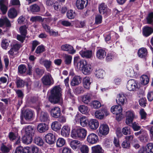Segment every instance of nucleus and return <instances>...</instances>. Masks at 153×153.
Wrapping results in <instances>:
<instances>
[{"label":"nucleus","instance_id":"f257e3e1","mask_svg":"<svg viewBox=\"0 0 153 153\" xmlns=\"http://www.w3.org/2000/svg\"><path fill=\"white\" fill-rule=\"evenodd\" d=\"M51 94L48 97L49 101L54 104L62 105L63 103L62 89L59 86L53 87L51 90Z\"/></svg>","mask_w":153,"mask_h":153},{"label":"nucleus","instance_id":"f03ea898","mask_svg":"<svg viewBox=\"0 0 153 153\" xmlns=\"http://www.w3.org/2000/svg\"><path fill=\"white\" fill-rule=\"evenodd\" d=\"M87 130L81 127H75L73 128L71 133V137L74 139L83 140L85 138L87 135Z\"/></svg>","mask_w":153,"mask_h":153},{"label":"nucleus","instance_id":"7ed1b4c3","mask_svg":"<svg viewBox=\"0 0 153 153\" xmlns=\"http://www.w3.org/2000/svg\"><path fill=\"white\" fill-rule=\"evenodd\" d=\"M78 69L81 70L82 73L85 75L90 74L92 71V66L87 64L85 60H81L78 65Z\"/></svg>","mask_w":153,"mask_h":153},{"label":"nucleus","instance_id":"20e7f679","mask_svg":"<svg viewBox=\"0 0 153 153\" xmlns=\"http://www.w3.org/2000/svg\"><path fill=\"white\" fill-rule=\"evenodd\" d=\"M109 114V113L106 109L96 111L94 113V116L97 119L103 120Z\"/></svg>","mask_w":153,"mask_h":153},{"label":"nucleus","instance_id":"39448f33","mask_svg":"<svg viewBox=\"0 0 153 153\" xmlns=\"http://www.w3.org/2000/svg\"><path fill=\"white\" fill-rule=\"evenodd\" d=\"M43 84L45 85L50 86L54 83V80L49 73L45 75L41 79Z\"/></svg>","mask_w":153,"mask_h":153},{"label":"nucleus","instance_id":"423d86ee","mask_svg":"<svg viewBox=\"0 0 153 153\" xmlns=\"http://www.w3.org/2000/svg\"><path fill=\"white\" fill-rule=\"evenodd\" d=\"M126 87L129 91H135L138 88L137 82L134 79H130L127 82Z\"/></svg>","mask_w":153,"mask_h":153},{"label":"nucleus","instance_id":"0eeeda50","mask_svg":"<svg viewBox=\"0 0 153 153\" xmlns=\"http://www.w3.org/2000/svg\"><path fill=\"white\" fill-rule=\"evenodd\" d=\"M87 140L89 144H96L98 142L99 138L96 134L92 133L87 136Z\"/></svg>","mask_w":153,"mask_h":153},{"label":"nucleus","instance_id":"6e6552de","mask_svg":"<svg viewBox=\"0 0 153 153\" xmlns=\"http://www.w3.org/2000/svg\"><path fill=\"white\" fill-rule=\"evenodd\" d=\"M22 131L25 132V135L31 136L33 137L34 135L35 131L33 127L30 126H28L23 128L22 130Z\"/></svg>","mask_w":153,"mask_h":153},{"label":"nucleus","instance_id":"1a4fd4ad","mask_svg":"<svg viewBox=\"0 0 153 153\" xmlns=\"http://www.w3.org/2000/svg\"><path fill=\"white\" fill-rule=\"evenodd\" d=\"M79 53L83 58L90 59L93 56V52L92 50H87L85 48L82 49L79 52Z\"/></svg>","mask_w":153,"mask_h":153},{"label":"nucleus","instance_id":"9d476101","mask_svg":"<svg viewBox=\"0 0 153 153\" xmlns=\"http://www.w3.org/2000/svg\"><path fill=\"white\" fill-rule=\"evenodd\" d=\"M134 116V112L133 111H128L126 112V123L127 125H130L133 122Z\"/></svg>","mask_w":153,"mask_h":153},{"label":"nucleus","instance_id":"9b49d317","mask_svg":"<svg viewBox=\"0 0 153 153\" xmlns=\"http://www.w3.org/2000/svg\"><path fill=\"white\" fill-rule=\"evenodd\" d=\"M21 47V45L19 44L14 45L8 51V54L11 56H14L17 54L18 51Z\"/></svg>","mask_w":153,"mask_h":153},{"label":"nucleus","instance_id":"f8f14e48","mask_svg":"<svg viewBox=\"0 0 153 153\" xmlns=\"http://www.w3.org/2000/svg\"><path fill=\"white\" fill-rule=\"evenodd\" d=\"M99 129L100 134L103 135L107 134L109 130L108 126L104 123L100 124Z\"/></svg>","mask_w":153,"mask_h":153},{"label":"nucleus","instance_id":"ddd939ff","mask_svg":"<svg viewBox=\"0 0 153 153\" xmlns=\"http://www.w3.org/2000/svg\"><path fill=\"white\" fill-rule=\"evenodd\" d=\"M39 63L45 68L47 71H50L52 64V62L50 60L44 59L42 58L40 59Z\"/></svg>","mask_w":153,"mask_h":153},{"label":"nucleus","instance_id":"4468645a","mask_svg":"<svg viewBox=\"0 0 153 153\" xmlns=\"http://www.w3.org/2000/svg\"><path fill=\"white\" fill-rule=\"evenodd\" d=\"M39 119L42 122L48 123L50 121L49 115L47 112L42 111L40 114Z\"/></svg>","mask_w":153,"mask_h":153},{"label":"nucleus","instance_id":"2eb2a0df","mask_svg":"<svg viewBox=\"0 0 153 153\" xmlns=\"http://www.w3.org/2000/svg\"><path fill=\"white\" fill-rule=\"evenodd\" d=\"M52 20L50 18H45L43 19V21L42 22V25L43 28L47 32H49L51 30V27L48 25Z\"/></svg>","mask_w":153,"mask_h":153},{"label":"nucleus","instance_id":"dca6fc26","mask_svg":"<svg viewBox=\"0 0 153 153\" xmlns=\"http://www.w3.org/2000/svg\"><path fill=\"white\" fill-rule=\"evenodd\" d=\"M50 113L51 116L55 118H58L61 114L60 109L58 107L52 108L51 109Z\"/></svg>","mask_w":153,"mask_h":153},{"label":"nucleus","instance_id":"f3484780","mask_svg":"<svg viewBox=\"0 0 153 153\" xmlns=\"http://www.w3.org/2000/svg\"><path fill=\"white\" fill-rule=\"evenodd\" d=\"M11 25L10 21L6 17L3 16L0 19V27H10Z\"/></svg>","mask_w":153,"mask_h":153},{"label":"nucleus","instance_id":"a211bd4d","mask_svg":"<svg viewBox=\"0 0 153 153\" xmlns=\"http://www.w3.org/2000/svg\"><path fill=\"white\" fill-rule=\"evenodd\" d=\"M126 100V98L123 94L120 93L117 95L116 101L118 105H124Z\"/></svg>","mask_w":153,"mask_h":153},{"label":"nucleus","instance_id":"6ab92c4d","mask_svg":"<svg viewBox=\"0 0 153 153\" xmlns=\"http://www.w3.org/2000/svg\"><path fill=\"white\" fill-rule=\"evenodd\" d=\"M70 132V127L68 125H64L62 128L61 131V135L64 137H69Z\"/></svg>","mask_w":153,"mask_h":153},{"label":"nucleus","instance_id":"aec40b11","mask_svg":"<svg viewBox=\"0 0 153 153\" xmlns=\"http://www.w3.org/2000/svg\"><path fill=\"white\" fill-rule=\"evenodd\" d=\"M106 53V52L104 49L102 48H99L97 50L96 56L98 59H102L105 57Z\"/></svg>","mask_w":153,"mask_h":153},{"label":"nucleus","instance_id":"412c9836","mask_svg":"<svg viewBox=\"0 0 153 153\" xmlns=\"http://www.w3.org/2000/svg\"><path fill=\"white\" fill-rule=\"evenodd\" d=\"M62 50L68 51L70 54H73L75 53L76 51L74 49L73 47L70 45L65 44L62 45L61 47Z\"/></svg>","mask_w":153,"mask_h":153},{"label":"nucleus","instance_id":"4be33fe9","mask_svg":"<svg viewBox=\"0 0 153 153\" xmlns=\"http://www.w3.org/2000/svg\"><path fill=\"white\" fill-rule=\"evenodd\" d=\"M99 123L98 121L95 119H91L88 122L89 127L93 130H96L99 127Z\"/></svg>","mask_w":153,"mask_h":153},{"label":"nucleus","instance_id":"5701e85b","mask_svg":"<svg viewBox=\"0 0 153 153\" xmlns=\"http://www.w3.org/2000/svg\"><path fill=\"white\" fill-rule=\"evenodd\" d=\"M92 97V95L91 93H87L82 96V101L84 103L88 104L90 102Z\"/></svg>","mask_w":153,"mask_h":153},{"label":"nucleus","instance_id":"b1692460","mask_svg":"<svg viewBox=\"0 0 153 153\" xmlns=\"http://www.w3.org/2000/svg\"><path fill=\"white\" fill-rule=\"evenodd\" d=\"M46 142L49 144H52L54 143L55 138L54 136L51 133L47 134L45 136Z\"/></svg>","mask_w":153,"mask_h":153},{"label":"nucleus","instance_id":"393cba45","mask_svg":"<svg viewBox=\"0 0 153 153\" xmlns=\"http://www.w3.org/2000/svg\"><path fill=\"white\" fill-rule=\"evenodd\" d=\"M92 82L91 78L89 77L86 76L83 79V85L84 88L87 89H89L90 85Z\"/></svg>","mask_w":153,"mask_h":153},{"label":"nucleus","instance_id":"a878e982","mask_svg":"<svg viewBox=\"0 0 153 153\" xmlns=\"http://www.w3.org/2000/svg\"><path fill=\"white\" fill-rule=\"evenodd\" d=\"M88 2V0H77L76 6L78 9H82L87 5Z\"/></svg>","mask_w":153,"mask_h":153},{"label":"nucleus","instance_id":"bb28decb","mask_svg":"<svg viewBox=\"0 0 153 153\" xmlns=\"http://www.w3.org/2000/svg\"><path fill=\"white\" fill-rule=\"evenodd\" d=\"M48 129V125L45 123H40L37 127V130L41 133H44Z\"/></svg>","mask_w":153,"mask_h":153},{"label":"nucleus","instance_id":"cd10ccee","mask_svg":"<svg viewBox=\"0 0 153 153\" xmlns=\"http://www.w3.org/2000/svg\"><path fill=\"white\" fill-rule=\"evenodd\" d=\"M33 112L32 111L29 109H26L24 112L23 115L26 120L31 119L33 116Z\"/></svg>","mask_w":153,"mask_h":153},{"label":"nucleus","instance_id":"c85d7f7f","mask_svg":"<svg viewBox=\"0 0 153 153\" xmlns=\"http://www.w3.org/2000/svg\"><path fill=\"white\" fill-rule=\"evenodd\" d=\"M81 77L79 76H74L71 81V85L74 86L79 85L81 82Z\"/></svg>","mask_w":153,"mask_h":153},{"label":"nucleus","instance_id":"c756f323","mask_svg":"<svg viewBox=\"0 0 153 153\" xmlns=\"http://www.w3.org/2000/svg\"><path fill=\"white\" fill-rule=\"evenodd\" d=\"M153 32V29L149 27H145L143 30V35L146 37H147L150 35Z\"/></svg>","mask_w":153,"mask_h":153},{"label":"nucleus","instance_id":"7c9ffc66","mask_svg":"<svg viewBox=\"0 0 153 153\" xmlns=\"http://www.w3.org/2000/svg\"><path fill=\"white\" fill-rule=\"evenodd\" d=\"M104 71L102 69H96L95 74L96 77L98 79H103L105 74Z\"/></svg>","mask_w":153,"mask_h":153},{"label":"nucleus","instance_id":"2f4dec72","mask_svg":"<svg viewBox=\"0 0 153 153\" xmlns=\"http://www.w3.org/2000/svg\"><path fill=\"white\" fill-rule=\"evenodd\" d=\"M71 147L74 149H76L77 148L79 147L81 145L80 142L76 140H72L70 143Z\"/></svg>","mask_w":153,"mask_h":153},{"label":"nucleus","instance_id":"473e14b6","mask_svg":"<svg viewBox=\"0 0 153 153\" xmlns=\"http://www.w3.org/2000/svg\"><path fill=\"white\" fill-rule=\"evenodd\" d=\"M91 149L92 151V153H103L104 152L102 147L99 145L92 147Z\"/></svg>","mask_w":153,"mask_h":153},{"label":"nucleus","instance_id":"72a5a7b5","mask_svg":"<svg viewBox=\"0 0 153 153\" xmlns=\"http://www.w3.org/2000/svg\"><path fill=\"white\" fill-rule=\"evenodd\" d=\"M8 16L9 18L13 19L16 17L17 16L16 10L14 8L10 9L8 12Z\"/></svg>","mask_w":153,"mask_h":153},{"label":"nucleus","instance_id":"f704fd0d","mask_svg":"<svg viewBox=\"0 0 153 153\" xmlns=\"http://www.w3.org/2000/svg\"><path fill=\"white\" fill-rule=\"evenodd\" d=\"M147 53L146 49L143 48L139 49L138 51V56L141 58L145 57L147 55Z\"/></svg>","mask_w":153,"mask_h":153},{"label":"nucleus","instance_id":"c9c22d12","mask_svg":"<svg viewBox=\"0 0 153 153\" xmlns=\"http://www.w3.org/2000/svg\"><path fill=\"white\" fill-rule=\"evenodd\" d=\"M99 10L101 14H104L107 12V8L106 5L105 3H102L100 4L99 6Z\"/></svg>","mask_w":153,"mask_h":153},{"label":"nucleus","instance_id":"e433bc0d","mask_svg":"<svg viewBox=\"0 0 153 153\" xmlns=\"http://www.w3.org/2000/svg\"><path fill=\"white\" fill-rule=\"evenodd\" d=\"M61 125L56 121L53 122L51 125L52 129L55 131H57L61 128Z\"/></svg>","mask_w":153,"mask_h":153},{"label":"nucleus","instance_id":"4c0bfd02","mask_svg":"<svg viewBox=\"0 0 153 153\" xmlns=\"http://www.w3.org/2000/svg\"><path fill=\"white\" fill-rule=\"evenodd\" d=\"M5 4V1L4 0H0V8L3 14L5 13L7 10V7Z\"/></svg>","mask_w":153,"mask_h":153},{"label":"nucleus","instance_id":"58836bf2","mask_svg":"<svg viewBox=\"0 0 153 153\" xmlns=\"http://www.w3.org/2000/svg\"><path fill=\"white\" fill-rule=\"evenodd\" d=\"M32 138L31 136L30 137L25 134L22 138V142L26 144H30L32 141Z\"/></svg>","mask_w":153,"mask_h":153},{"label":"nucleus","instance_id":"ea45409f","mask_svg":"<svg viewBox=\"0 0 153 153\" xmlns=\"http://www.w3.org/2000/svg\"><path fill=\"white\" fill-rule=\"evenodd\" d=\"M79 111L82 114H86L89 112L88 107L85 105H81L78 107Z\"/></svg>","mask_w":153,"mask_h":153},{"label":"nucleus","instance_id":"a19ab883","mask_svg":"<svg viewBox=\"0 0 153 153\" xmlns=\"http://www.w3.org/2000/svg\"><path fill=\"white\" fill-rule=\"evenodd\" d=\"M79 123L81 126L85 127L87 126L88 122L86 117L83 116L80 118Z\"/></svg>","mask_w":153,"mask_h":153},{"label":"nucleus","instance_id":"79ce46f5","mask_svg":"<svg viewBox=\"0 0 153 153\" xmlns=\"http://www.w3.org/2000/svg\"><path fill=\"white\" fill-rule=\"evenodd\" d=\"M11 147L12 146L10 145H8L7 146L3 144H2L1 146V150L2 152H8L11 149Z\"/></svg>","mask_w":153,"mask_h":153},{"label":"nucleus","instance_id":"37998d69","mask_svg":"<svg viewBox=\"0 0 153 153\" xmlns=\"http://www.w3.org/2000/svg\"><path fill=\"white\" fill-rule=\"evenodd\" d=\"M79 150L81 153H88L89 151V149L88 146L86 145H80Z\"/></svg>","mask_w":153,"mask_h":153},{"label":"nucleus","instance_id":"c03bdc74","mask_svg":"<svg viewBox=\"0 0 153 153\" xmlns=\"http://www.w3.org/2000/svg\"><path fill=\"white\" fill-rule=\"evenodd\" d=\"M34 142L36 144L40 146H42L44 143L43 140L39 137H35Z\"/></svg>","mask_w":153,"mask_h":153},{"label":"nucleus","instance_id":"a18cd8bd","mask_svg":"<svg viewBox=\"0 0 153 153\" xmlns=\"http://www.w3.org/2000/svg\"><path fill=\"white\" fill-rule=\"evenodd\" d=\"M30 9L32 13L37 12L39 11L40 8L38 5L34 4L30 6Z\"/></svg>","mask_w":153,"mask_h":153},{"label":"nucleus","instance_id":"49530a36","mask_svg":"<svg viewBox=\"0 0 153 153\" xmlns=\"http://www.w3.org/2000/svg\"><path fill=\"white\" fill-rule=\"evenodd\" d=\"M64 62L66 64L68 65L71 63L72 59V56H71L65 54L64 55Z\"/></svg>","mask_w":153,"mask_h":153},{"label":"nucleus","instance_id":"de8ad7c7","mask_svg":"<svg viewBox=\"0 0 153 153\" xmlns=\"http://www.w3.org/2000/svg\"><path fill=\"white\" fill-rule=\"evenodd\" d=\"M10 41L5 39H4L2 40L1 42V46L2 48L4 49H6L9 45Z\"/></svg>","mask_w":153,"mask_h":153},{"label":"nucleus","instance_id":"09e8293b","mask_svg":"<svg viewBox=\"0 0 153 153\" xmlns=\"http://www.w3.org/2000/svg\"><path fill=\"white\" fill-rule=\"evenodd\" d=\"M140 79L141 84L144 85H147L149 81L148 76L145 75H143L141 76Z\"/></svg>","mask_w":153,"mask_h":153},{"label":"nucleus","instance_id":"8fccbe9b","mask_svg":"<svg viewBox=\"0 0 153 153\" xmlns=\"http://www.w3.org/2000/svg\"><path fill=\"white\" fill-rule=\"evenodd\" d=\"M126 73L127 76L130 77H133L136 75L133 69L131 67L128 68L126 71Z\"/></svg>","mask_w":153,"mask_h":153},{"label":"nucleus","instance_id":"3c124183","mask_svg":"<svg viewBox=\"0 0 153 153\" xmlns=\"http://www.w3.org/2000/svg\"><path fill=\"white\" fill-rule=\"evenodd\" d=\"M65 143L64 139L62 138H58L56 141V146L58 147H61L64 146Z\"/></svg>","mask_w":153,"mask_h":153},{"label":"nucleus","instance_id":"603ef678","mask_svg":"<svg viewBox=\"0 0 153 153\" xmlns=\"http://www.w3.org/2000/svg\"><path fill=\"white\" fill-rule=\"evenodd\" d=\"M30 20L33 22L42 21V22L43 21L42 17L40 16H32L31 17Z\"/></svg>","mask_w":153,"mask_h":153},{"label":"nucleus","instance_id":"864d4df0","mask_svg":"<svg viewBox=\"0 0 153 153\" xmlns=\"http://www.w3.org/2000/svg\"><path fill=\"white\" fill-rule=\"evenodd\" d=\"M148 136L147 134L144 132L140 137V140L143 142H146L148 141Z\"/></svg>","mask_w":153,"mask_h":153},{"label":"nucleus","instance_id":"5fc2aeb1","mask_svg":"<svg viewBox=\"0 0 153 153\" xmlns=\"http://www.w3.org/2000/svg\"><path fill=\"white\" fill-rule=\"evenodd\" d=\"M91 106L92 107L94 108H97L101 107V104L98 101L94 100L92 101L91 103Z\"/></svg>","mask_w":153,"mask_h":153},{"label":"nucleus","instance_id":"6e6d98bb","mask_svg":"<svg viewBox=\"0 0 153 153\" xmlns=\"http://www.w3.org/2000/svg\"><path fill=\"white\" fill-rule=\"evenodd\" d=\"M74 92L75 94H79L83 93L85 91L82 86H78L75 89Z\"/></svg>","mask_w":153,"mask_h":153},{"label":"nucleus","instance_id":"4d7b16f0","mask_svg":"<svg viewBox=\"0 0 153 153\" xmlns=\"http://www.w3.org/2000/svg\"><path fill=\"white\" fill-rule=\"evenodd\" d=\"M75 16V13L74 12L71 10H68L67 13V17L70 19H74Z\"/></svg>","mask_w":153,"mask_h":153},{"label":"nucleus","instance_id":"13d9d810","mask_svg":"<svg viewBox=\"0 0 153 153\" xmlns=\"http://www.w3.org/2000/svg\"><path fill=\"white\" fill-rule=\"evenodd\" d=\"M19 72L21 74H22L25 72L26 71V68L25 66L24 65H21L18 67Z\"/></svg>","mask_w":153,"mask_h":153},{"label":"nucleus","instance_id":"bf43d9fd","mask_svg":"<svg viewBox=\"0 0 153 153\" xmlns=\"http://www.w3.org/2000/svg\"><path fill=\"white\" fill-rule=\"evenodd\" d=\"M147 20L148 23L151 24L153 26V13H151L148 14Z\"/></svg>","mask_w":153,"mask_h":153},{"label":"nucleus","instance_id":"052dcab7","mask_svg":"<svg viewBox=\"0 0 153 153\" xmlns=\"http://www.w3.org/2000/svg\"><path fill=\"white\" fill-rule=\"evenodd\" d=\"M132 127L134 131H138L140 130L141 128V127L139 124L136 122L132 123Z\"/></svg>","mask_w":153,"mask_h":153},{"label":"nucleus","instance_id":"680f3d73","mask_svg":"<svg viewBox=\"0 0 153 153\" xmlns=\"http://www.w3.org/2000/svg\"><path fill=\"white\" fill-rule=\"evenodd\" d=\"M45 51V48L43 45H41L38 46L36 50V53H40Z\"/></svg>","mask_w":153,"mask_h":153},{"label":"nucleus","instance_id":"e2e57ef3","mask_svg":"<svg viewBox=\"0 0 153 153\" xmlns=\"http://www.w3.org/2000/svg\"><path fill=\"white\" fill-rule=\"evenodd\" d=\"M146 100L145 97L141 98L139 100L140 105L142 107H145L146 106Z\"/></svg>","mask_w":153,"mask_h":153},{"label":"nucleus","instance_id":"0e129e2a","mask_svg":"<svg viewBox=\"0 0 153 153\" xmlns=\"http://www.w3.org/2000/svg\"><path fill=\"white\" fill-rule=\"evenodd\" d=\"M20 32L22 35L25 36L27 33V27L25 26H23L20 27Z\"/></svg>","mask_w":153,"mask_h":153},{"label":"nucleus","instance_id":"69168bd1","mask_svg":"<svg viewBox=\"0 0 153 153\" xmlns=\"http://www.w3.org/2000/svg\"><path fill=\"white\" fill-rule=\"evenodd\" d=\"M16 83L18 88H21L23 87L25 83L24 81L20 79H17Z\"/></svg>","mask_w":153,"mask_h":153},{"label":"nucleus","instance_id":"338daca9","mask_svg":"<svg viewBox=\"0 0 153 153\" xmlns=\"http://www.w3.org/2000/svg\"><path fill=\"white\" fill-rule=\"evenodd\" d=\"M9 137L10 140H13L18 137V135L17 134L11 132L9 133Z\"/></svg>","mask_w":153,"mask_h":153},{"label":"nucleus","instance_id":"774afa93","mask_svg":"<svg viewBox=\"0 0 153 153\" xmlns=\"http://www.w3.org/2000/svg\"><path fill=\"white\" fill-rule=\"evenodd\" d=\"M30 150L31 153H38L39 152L38 148L35 146H31Z\"/></svg>","mask_w":153,"mask_h":153}]
</instances>
